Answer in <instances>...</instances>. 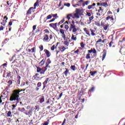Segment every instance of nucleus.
<instances>
[{"label":"nucleus","instance_id":"29","mask_svg":"<svg viewBox=\"0 0 125 125\" xmlns=\"http://www.w3.org/2000/svg\"><path fill=\"white\" fill-rule=\"evenodd\" d=\"M43 41H44V42L48 41V40H49V37H48V35H45L44 36V38L43 39Z\"/></svg>","mask_w":125,"mask_h":125},{"label":"nucleus","instance_id":"8","mask_svg":"<svg viewBox=\"0 0 125 125\" xmlns=\"http://www.w3.org/2000/svg\"><path fill=\"white\" fill-rule=\"evenodd\" d=\"M49 80V78H46L45 81L42 83L43 88H42V90H43L45 87H46V84L48 83V81Z\"/></svg>","mask_w":125,"mask_h":125},{"label":"nucleus","instance_id":"49","mask_svg":"<svg viewBox=\"0 0 125 125\" xmlns=\"http://www.w3.org/2000/svg\"><path fill=\"white\" fill-rule=\"evenodd\" d=\"M39 48L40 49V51H42V50H43V45H41L39 46Z\"/></svg>","mask_w":125,"mask_h":125},{"label":"nucleus","instance_id":"13","mask_svg":"<svg viewBox=\"0 0 125 125\" xmlns=\"http://www.w3.org/2000/svg\"><path fill=\"white\" fill-rule=\"evenodd\" d=\"M60 32L62 34V39H66V35H65V33L64 32V30L62 29H60Z\"/></svg>","mask_w":125,"mask_h":125},{"label":"nucleus","instance_id":"24","mask_svg":"<svg viewBox=\"0 0 125 125\" xmlns=\"http://www.w3.org/2000/svg\"><path fill=\"white\" fill-rule=\"evenodd\" d=\"M45 62V60L43 59L40 62H39V66L40 67H42L43 66V64H44V62Z\"/></svg>","mask_w":125,"mask_h":125},{"label":"nucleus","instance_id":"45","mask_svg":"<svg viewBox=\"0 0 125 125\" xmlns=\"http://www.w3.org/2000/svg\"><path fill=\"white\" fill-rule=\"evenodd\" d=\"M52 18V16L51 15V14L50 15H48L46 17V20H48L49 19H51Z\"/></svg>","mask_w":125,"mask_h":125},{"label":"nucleus","instance_id":"34","mask_svg":"<svg viewBox=\"0 0 125 125\" xmlns=\"http://www.w3.org/2000/svg\"><path fill=\"white\" fill-rule=\"evenodd\" d=\"M65 71L63 72V74L65 75V77L68 76V74H69V70L67 68H65Z\"/></svg>","mask_w":125,"mask_h":125},{"label":"nucleus","instance_id":"30","mask_svg":"<svg viewBox=\"0 0 125 125\" xmlns=\"http://www.w3.org/2000/svg\"><path fill=\"white\" fill-rule=\"evenodd\" d=\"M90 31L91 32V36H96V34H95L94 32H95V30H93L92 29H90Z\"/></svg>","mask_w":125,"mask_h":125},{"label":"nucleus","instance_id":"47","mask_svg":"<svg viewBox=\"0 0 125 125\" xmlns=\"http://www.w3.org/2000/svg\"><path fill=\"white\" fill-rule=\"evenodd\" d=\"M69 42H68V41H64L63 42V44H64V45H66V46H69Z\"/></svg>","mask_w":125,"mask_h":125},{"label":"nucleus","instance_id":"23","mask_svg":"<svg viewBox=\"0 0 125 125\" xmlns=\"http://www.w3.org/2000/svg\"><path fill=\"white\" fill-rule=\"evenodd\" d=\"M97 15L98 16H102V15H103V10H98V12L97 13Z\"/></svg>","mask_w":125,"mask_h":125},{"label":"nucleus","instance_id":"40","mask_svg":"<svg viewBox=\"0 0 125 125\" xmlns=\"http://www.w3.org/2000/svg\"><path fill=\"white\" fill-rule=\"evenodd\" d=\"M88 3H89V0H87L85 1L84 3L83 4V6H85V5H88Z\"/></svg>","mask_w":125,"mask_h":125},{"label":"nucleus","instance_id":"16","mask_svg":"<svg viewBox=\"0 0 125 125\" xmlns=\"http://www.w3.org/2000/svg\"><path fill=\"white\" fill-rule=\"evenodd\" d=\"M95 90V87L93 86L90 89L88 90V94L89 96L91 95V92H93Z\"/></svg>","mask_w":125,"mask_h":125},{"label":"nucleus","instance_id":"11","mask_svg":"<svg viewBox=\"0 0 125 125\" xmlns=\"http://www.w3.org/2000/svg\"><path fill=\"white\" fill-rule=\"evenodd\" d=\"M44 52H45L47 58L50 57L51 55V53H50V52H49L48 50L46 49H44Z\"/></svg>","mask_w":125,"mask_h":125},{"label":"nucleus","instance_id":"5","mask_svg":"<svg viewBox=\"0 0 125 125\" xmlns=\"http://www.w3.org/2000/svg\"><path fill=\"white\" fill-rule=\"evenodd\" d=\"M81 15V10L80 9L77 8L75 11V13L74 14L73 16L75 18L79 19Z\"/></svg>","mask_w":125,"mask_h":125},{"label":"nucleus","instance_id":"46","mask_svg":"<svg viewBox=\"0 0 125 125\" xmlns=\"http://www.w3.org/2000/svg\"><path fill=\"white\" fill-rule=\"evenodd\" d=\"M18 110L19 111H20V112H24V111H25V108L24 107H22V108H20V107H19L18 108Z\"/></svg>","mask_w":125,"mask_h":125},{"label":"nucleus","instance_id":"22","mask_svg":"<svg viewBox=\"0 0 125 125\" xmlns=\"http://www.w3.org/2000/svg\"><path fill=\"white\" fill-rule=\"evenodd\" d=\"M89 20L87 21V24H90V23H91V21L93 20V19H94V16H93V15H92L91 17L89 18Z\"/></svg>","mask_w":125,"mask_h":125},{"label":"nucleus","instance_id":"10","mask_svg":"<svg viewBox=\"0 0 125 125\" xmlns=\"http://www.w3.org/2000/svg\"><path fill=\"white\" fill-rule=\"evenodd\" d=\"M39 102L41 104L44 102V96H40L39 99Z\"/></svg>","mask_w":125,"mask_h":125},{"label":"nucleus","instance_id":"9","mask_svg":"<svg viewBox=\"0 0 125 125\" xmlns=\"http://www.w3.org/2000/svg\"><path fill=\"white\" fill-rule=\"evenodd\" d=\"M39 73H36L34 76H33V78L35 81H40L41 79H42L43 77H41L40 78V77H39Z\"/></svg>","mask_w":125,"mask_h":125},{"label":"nucleus","instance_id":"6","mask_svg":"<svg viewBox=\"0 0 125 125\" xmlns=\"http://www.w3.org/2000/svg\"><path fill=\"white\" fill-rule=\"evenodd\" d=\"M72 33H76L77 31H78V29H77V28L76 27V25L70 24V26L69 28L70 32H72Z\"/></svg>","mask_w":125,"mask_h":125},{"label":"nucleus","instance_id":"28","mask_svg":"<svg viewBox=\"0 0 125 125\" xmlns=\"http://www.w3.org/2000/svg\"><path fill=\"white\" fill-rule=\"evenodd\" d=\"M50 63H51V61H50V59H48L47 60V62H46L45 67L47 68L48 67L49 64H50Z\"/></svg>","mask_w":125,"mask_h":125},{"label":"nucleus","instance_id":"56","mask_svg":"<svg viewBox=\"0 0 125 125\" xmlns=\"http://www.w3.org/2000/svg\"><path fill=\"white\" fill-rule=\"evenodd\" d=\"M80 53V49H78L77 51H74L75 54H79Z\"/></svg>","mask_w":125,"mask_h":125},{"label":"nucleus","instance_id":"38","mask_svg":"<svg viewBox=\"0 0 125 125\" xmlns=\"http://www.w3.org/2000/svg\"><path fill=\"white\" fill-rule=\"evenodd\" d=\"M60 50H61V52H64L66 50V47L64 46H62L61 48H60Z\"/></svg>","mask_w":125,"mask_h":125},{"label":"nucleus","instance_id":"48","mask_svg":"<svg viewBox=\"0 0 125 125\" xmlns=\"http://www.w3.org/2000/svg\"><path fill=\"white\" fill-rule=\"evenodd\" d=\"M91 15H93V13H92V14L91 13L89 12H86V16H88L89 17H91Z\"/></svg>","mask_w":125,"mask_h":125},{"label":"nucleus","instance_id":"52","mask_svg":"<svg viewBox=\"0 0 125 125\" xmlns=\"http://www.w3.org/2000/svg\"><path fill=\"white\" fill-rule=\"evenodd\" d=\"M70 68L71 70H72L73 71H75L76 70V66L75 65H71Z\"/></svg>","mask_w":125,"mask_h":125},{"label":"nucleus","instance_id":"44","mask_svg":"<svg viewBox=\"0 0 125 125\" xmlns=\"http://www.w3.org/2000/svg\"><path fill=\"white\" fill-rule=\"evenodd\" d=\"M7 83H8V86H10V85H11V84H12V80H10L7 82Z\"/></svg>","mask_w":125,"mask_h":125},{"label":"nucleus","instance_id":"37","mask_svg":"<svg viewBox=\"0 0 125 125\" xmlns=\"http://www.w3.org/2000/svg\"><path fill=\"white\" fill-rule=\"evenodd\" d=\"M13 72L17 74V75H18V73H19V69H18V68H14L13 69Z\"/></svg>","mask_w":125,"mask_h":125},{"label":"nucleus","instance_id":"25","mask_svg":"<svg viewBox=\"0 0 125 125\" xmlns=\"http://www.w3.org/2000/svg\"><path fill=\"white\" fill-rule=\"evenodd\" d=\"M83 30L84 32L86 33V35H88L89 37H90V34H89V31H88V29L87 28H84Z\"/></svg>","mask_w":125,"mask_h":125},{"label":"nucleus","instance_id":"7","mask_svg":"<svg viewBox=\"0 0 125 125\" xmlns=\"http://www.w3.org/2000/svg\"><path fill=\"white\" fill-rule=\"evenodd\" d=\"M26 109H30L26 113V115H32L33 114V111L35 110V107L34 106H32L31 107L30 106H27Z\"/></svg>","mask_w":125,"mask_h":125},{"label":"nucleus","instance_id":"58","mask_svg":"<svg viewBox=\"0 0 125 125\" xmlns=\"http://www.w3.org/2000/svg\"><path fill=\"white\" fill-rule=\"evenodd\" d=\"M62 96H63V92H62V93L60 94L59 97V98H58V100H59V99H60L62 97Z\"/></svg>","mask_w":125,"mask_h":125},{"label":"nucleus","instance_id":"63","mask_svg":"<svg viewBox=\"0 0 125 125\" xmlns=\"http://www.w3.org/2000/svg\"><path fill=\"white\" fill-rule=\"evenodd\" d=\"M44 32H45L46 34H49V31L48 29H45L44 30Z\"/></svg>","mask_w":125,"mask_h":125},{"label":"nucleus","instance_id":"51","mask_svg":"<svg viewBox=\"0 0 125 125\" xmlns=\"http://www.w3.org/2000/svg\"><path fill=\"white\" fill-rule=\"evenodd\" d=\"M105 22L104 21H102L101 22V26H102L103 27H104V26L105 25Z\"/></svg>","mask_w":125,"mask_h":125},{"label":"nucleus","instance_id":"36","mask_svg":"<svg viewBox=\"0 0 125 125\" xmlns=\"http://www.w3.org/2000/svg\"><path fill=\"white\" fill-rule=\"evenodd\" d=\"M90 74L91 76H94L95 74H97V71H90Z\"/></svg>","mask_w":125,"mask_h":125},{"label":"nucleus","instance_id":"15","mask_svg":"<svg viewBox=\"0 0 125 125\" xmlns=\"http://www.w3.org/2000/svg\"><path fill=\"white\" fill-rule=\"evenodd\" d=\"M106 55H107V50L104 49L103 52L102 61H103L105 59V57H106Z\"/></svg>","mask_w":125,"mask_h":125},{"label":"nucleus","instance_id":"62","mask_svg":"<svg viewBox=\"0 0 125 125\" xmlns=\"http://www.w3.org/2000/svg\"><path fill=\"white\" fill-rule=\"evenodd\" d=\"M79 23H80L81 26H84V23L82 21V20H80Z\"/></svg>","mask_w":125,"mask_h":125},{"label":"nucleus","instance_id":"4","mask_svg":"<svg viewBox=\"0 0 125 125\" xmlns=\"http://www.w3.org/2000/svg\"><path fill=\"white\" fill-rule=\"evenodd\" d=\"M30 47H32V45H29L28 46V47L26 49V51H28V52H31L32 53H36V46L33 47L31 49H30Z\"/></svg>","mask_w":125,"mask_h":125},{"label":"nucleus","instance_id":"55","mask_svg":"<svg viewBox=\"0 0 125 125\" xmlns=\"http://www.w3.org/2000/svg\"><path fill=\"white\" fill-rule=\"evenodd\" d=\"M55 18H53L50 21H47V23H51L52 22H53L54 21H55Z\"/></svg>","mask_w":125,"mask_h":125},{"label":"nucleus","instance_id":"35","mask_svg":"<svg viewBox=\"0 0 125 125\" xmlns=\"http://www.w3.org/2000/svg\"><path fill=\"white\" fill-rule=\"evenodd\" d=\"M7 22V21L6 20H3L2 22L0 23V24L1 25H2V26H3V27H5V24H6V22Z\"/></svg>","mask_w":125,"mask_h":125},{"label":"nucleus","instance_id":"32","mask_svg":"<svg viewBox=\"0 0 125 125\" xmlns=\"http://www.w3.org/2000/svg\"><path fill=\"white\" fill-rule=\"evenodd\" d=\"M65 22V19L63 18L62 20L60 22L57 23L58 26H60L61 24H63V23Z\"/></svg>","mask_w":125,"mask_h":125},{"label":"nucleus","instance_id":"31","mask_svg":"<svg viewBox=\"0 0 125 125\" xmlns=\"http://www.w3.org/2000/svg\"><path fill=\"white\" fill-rule=\"evenodd\" d=\"M57 45H58V42L57 43V44H56V46H55V45H53L51 47V50H52V51H53V50H54L55 49H56V48H57Z\"/></svg>","mask_w":125,"mask_h":125},{"label":"nucleus","instance_id":"17","mask_svg":"<svg viewBox=\"0 0 125 125\" xmlns=\"http://www.w3.org/2000/svg\"><path fill=\"white\" fill-rule=\"evenodd\" d=\"M34 9H35L34 8V7H31L27 11V13H26V15H29L30 14H32V10H34Z\"/></svg>","mask_w":125,"mask_h":125},{"label":"nucleus","instance_id":"27","mask_svg":"<svg viewBox=\"0 0 125 125\" xmlns=\"http://www.w3.org/2000/svg\"><path fill=\"white\" fill-rule=\"evenodd\" d=\"M110 20V21H114V18H113V16H107L106 18V21Z\"/></svg>","mask_w":125,"mask_h":125},{"label":"nucleus","instance_id":"12","mask_svg":"<svg viewBox=\"0 0 125 125\" xmlns=\"http://www.w3.org/2000/svg\"><path fill=\"white\" fill-rule=\"evenodd\" d=\"M71 17H72L73 19H75V17H73V15L72 14H69L66 16V18L68 19L69 24H71V21H70Z\"/></svg>","mask_w":125,"mask_h":125},{"label":"nucleus","instance_id":"42","mask_svg":"<svg viewBox=\"0 0 125 125\" xmlns=\"http://www.w3.org/2000/svg\"><path fill=\"white\" fill-rule=\"evenodd\" d=\"M49 124V120H48L47 121L44 122L43 124H42V125H48Z\"/></svg>","mask_w":125,"mask_h":125},{"label":"nucleus","instance_id":"19","mask_svg":"<svg viewBox=\"0 0 125 125\" xmlns=\"http://www.w3.org/2000/svg\"><path fill=\"white\" fill-rule=\"evenodd\" d=\"M107 1H108V0H106L105 2H104L101 3V6H104V7H107V6H108Z\"/></svg>","mask_w":125,"mask_h":125},{"label":"nucleus","instance_id":"53","mask_svg":"<svg viewBox=\"0 0 125 125\" xmlns=\"http://www.w3.org/2000/svg\"><path fill=\"white\" fill-rule=\"evenodd\" d=\"M11 77V72L7 73L6 78H10Z\"/></svg>","mask_w":125,"mask_h":125},{"label":"nucleus","instance_id":"20","mask_svg":"<svg viewBox=\"0 0 125 125\" xmlns=\"http://www.w3.org/2000/svg\"><path fill=\"white\" fill-rule=\"evenodd\" d=\"M20 59H21V58H20V56L19 55H16V59L14 60V62H12V64H13V63H17V60H20Z\"/></svg>","mask_w":125,"mask_h":125},{"label":"nucleus","instance_id":"26","mask_svg":"<svg viewBox=\"0 0 125 125\" xmlns=\"http://www.w3.org/2000/svg\"><path fill=\"white\" fill-rule=\"evenodd\" d=\"M57 22H56L55 23H50L49 26L51 28H57Z\"/></svg>","mask_w":125,"mask_h":125},{"label":"nucleus","instance_id":"60","mask_svg":"<svg viewBox=\"0 0 125 125\" xmlns=\"http://www.w3.org/2000/svg\"><path fill=\"white\" fill-rule=\"evenodd\" d=\"M4 28H5V26H1L0 27V31H3V29H4Z\"/></svg>","mask_w":125,"mask_h":125},{"label":"nucleus","instance_id":"3","mask_svg":"<svg viewBox=\"0 0 125 125\" xmlns=\"http://www.w3.org/2000/svg\"><path fill=\"white\" fill-rule=\"evenodd\" d=\"M37 68V73H40L41 74H43L45 72V71L47 70V68L46 67H43L42 68H41L40 66H36Z\"/></svg>","mask_w":125,"mask_h":125},{"label":"nucleus","instance_id":"21","mask_svg":"<svg viewBox=\"0 0 125 125\" xmlns=\"http://www.w3.org/2000/svg\"><path fill=\"white\" fill-rule=\"evenodd\" d=\"M39 0H37L36 2L34 3L33 7L34 9H36L37 6H40V2H39Z\"/></svg>","mask_w":125,"mask_h":125},{"label":"nucleus","instance_id":"64","mask_svg":"<svg viewBox=\"0 0 125 125\" xmlns=\"http://www.w3.org/2000/svg\"><path fill=\"white\" fill-rule=\"evenodd\" d=\"M80 45H81V47H82V48L84 47V44H83V42H81L80 43Z\"/></svg>","mask_w":125,"mask_h":125},{"label":"nucleus","instance_id":"54","mask_svg":"<svg viewBox=\"0 0 125 125\" xmlns=\"http://www.w3.org/2000/svg\"><path fill=\"white\" fill-rule=\"evenodd\" d=\"M64 5L65 6H67V7H70V6L71 5V4L70 3H67L66 4V3H64Z\"/></svg>","mask_w":125,"mask_h":125},{"label":"nucleus","instance_id":"1","mask_svg":"<svg viewBox=\"0 0 125 125\" xmlns=\"http://www.w3.org/2000/svg\"><path fill=\"white\" fill-rule=\"evenodd\" d=\"M26 89H16L13 91V93L11 96L10 97V101H16V104H18L21 101V99L19 98V95L21 91H25Z\"/></svg>","mask_w":125,"mask_h":125},{"label":"nucleus","instance_id":"57","mask_svg":"<svg viewBox=\"0 0 125 125\" xmlns=\"http://www.w3.org/2000/svg\"><path fill=\"white\" fill-rule=\"evenodd\" d=\"M64 29H65V30L66 31H68V30H69V25H64Z\"/></svg>","mask_w":125,"mask_h":125},{"label":"nucleus","instance_id":"39","mask_svg":"<svg viewBox=\"0 0 125 125\" xmlns=\"http://www.w3.org/2000/svg\"><path fill=\"white\" fill-rule=\"evenodd\" d=\"M113 44H114V42H113V41H111L109 43V47H115V45H113Z\"/></svg>","mask_w":125,"mask_h":125},{"label":"nucleus","instance_id":"59","mask_svg":"<svg viewBox=\"0 0 125 125\" xmlns=\"http://www.w3.org/2000/svg\"><path fill=\"white\" fill-rule=\"evenodd\" d=\"M42 86V83L39 82L37 83V87H41Z\"/></svg>","mask_w":125,"mask_h":125},{"label":"nucleus","instance_id":"50","mask_svg":"<svg viewBox=\"0 0 125 125\" xmlns=\"http://www.w3.org/2000/svg\"><path fill=\"white\" fill-rule=\"evenodd\" d=\"M14 22V20H11L9 22V26H12V23Z\"/></svg>","mask_w":125,"mask_h":125},{"label":"nucleus","instance_id":"43","mask_svg":"<svg viewBox=\"0 0 125 125\" xmlns=\"http://www.w3.org/2000/svg\"><path fill=\"white\" fill-rule=\"evenodd\" d=\"M95 24L98 27H100V26H101L100 24V21H96L95 22Z\"/></svg>","mask_w":125,"mask_h":125},{"label":"nucleus","instance_id":"61","mask_svg":"<svg viewBox=\"0 0 125 125\" xmlns=\"http://www.w3.org/2000/svg\"><path fill=\"white\" fill-rule=\"evenodd\" d=\"M125 42V38H124L123 39H122V40L119 41L120 42Z\"/></svg>","mask_w":125,"mask_h":125},{"label":"nucleus","instance_id":"2","mask_svg":"<svg viewBox=\"0 0 125 125\" xmlns=\"http://www.w3.org/2000/svg\"><path fill=\"white\" fill-rule=\"evenodd\" d=\"M87 52L88 53L86 54L85 57L86 59H87V60H88V59H90V53H94L93 56L92 57V58H94V57H96V56H97V52L96 51V49L94 48H91V49L88 50Z\"/></svg>","mask_w":125,"mask_h":125},{"label":"nucleus","instance_id":"33","mask_svg":"<svg viewBox=\"0 0 125 125\" xmlns=\"http://www.w3.org/2000/svg\"><path fill=\"white\" fill-rule=\"evenodd\" d=\"M7 116L8 117L12 118V113H11V111H8V112L7 113Z\"/></svg>","mask_w":125,"mask_h":125},{"label":"nucleus","instance_id":"14","mask_svg":"<svg viewBox=\"0 0 125 125\" xmlns=\"http://www.w3.org/2000/svg\"><path fill=\"white\" fill-rule=\"evenodd\" d=\"M95 5H96V4L95 3H93L91 5H89L87 7V9H94L95 8Z\"/></svg>","mask_w":125,"mask_h":125},{"label":"nucleus","instance_id":"18","mask_svg":"<svg viewBox=\"0 0 125 125\" xmlns=\"http://www.w3.org/2000/svg\"><path fill=\"white\" fill-rule=\"evenodd\" d=\"M103 28H104V31H107V30H108L109 28H110V24L108 23L105 24V25L103 27Z\"/></svg>","mask_w":125,"mask_h":125},{"label":"nucleus","instance_id":"41","mask_svg":"<svg viewBox=\"0 0 125 125\" xmlns=\"http://www.w3.org/2000/svg\"><path fill=\"white\" fill-rule=\"evenodd\" d=\"M71 40H73V41H77V37H75V35L72 34Z\"/></svg>","mask_w":125,"mask_h":125}]
</instances>
